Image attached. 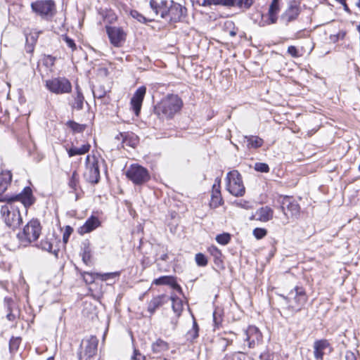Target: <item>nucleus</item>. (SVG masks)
I'll list each match as a JSON object with an SVG mask.
<instances>
[{
  "label": "nucleus",
  "mask_w": 360,
  "mask_h": 360,
  "mask_svg": "<svg viewBox=\"0 0 360 360\" xmlns=\"http://www.w3.org/2000/svg\"><path fill=\"white\" fill-rule=\"evenodd\" d=\"M34 200L32 189L28 186L25 187L19 194L10 197L6 195L4 198H0V201L7 202L6 205L1 206L0 211L6 226L15 229L19 226L22 221L19 208L13 202H20L27 208L33 205Z\"/></svg>",
  "instance_id": "f257e3e1"
},
{
  "label": "nucleus",
  "mask_w": 360,
  "mask_h": 360,
  "mask_svg": "<svg viewBox=\"0 0 360 360\" xmlns=\"http://www.w3.org/2000/svg\"><path fill=\"white\" fill-rule=\"evenodd\" d=\"M150 7L155 16L160 15L162 18L171 22H180L186 15L187 9L174 1L168 2L166 0H150Z\"/></svg>",
  "instance_id": "f03ea898"
},
{
  "label": "nucleus",
  "mask_w": 360,
  "mask_h": 360,
  "mask_svg": "<svg viewBox=\"0 0 360 360\" xmlns=\"http://www.w3.org/2000/svg\"><path fill=\"white\" fill-rule=\"evenodd\" d=\"M182 101L176 95H168L154 108V113L161 120L172 118L182 106Z\"/></svg>",
  "instance_id": "7ed1b4c3"
},
{
  "label": "nucleus",
  "mask_w": 360,
  "mask_h": 360,
  "mask_svg": "<svg viewBox=\"0 0 360 360\" xmlns=\"http://www.w3.org/2000/svg\"><path fill=\"white\" fill-rule=\"evenodd\" d=\"M41 233V225L39 219H32L19 232L17 237L20 244L25 247L36 241Z\"/></svg>",
  "instance_id": "20e7f679"
},
{
  "label": "nucleus",
  "mask_w": 360,
  "mask_h": 360,
  "mask_svg": "<svg viewBox=\"0 0 360 360\" xmlns=\"http://www.w3.org/2000/svg\"><path fill=\"white\" fill-rule=\"evenodd\" d=\"M288 307L293 311H300L307 301V295L302 287L296 286L287 296H282Z\"/></svg>",
  "instance_id": "39448f33"
},
{
  "label": "nucleus",
  "mask_w": 360,
  "mask_h": 360,
  "mask_svg": "<svg viewBox=\"0 0 360 360\" xmlns=\"http://www.w3.org/2000/svg\"><path fill=\"white\" fill-rule=\"evenodd\" d=\"M226 181V189L231 194L236 197H240L245 194V188L242 176L237 170L228 172Z\"/></svg>",
  "instance_id": "423d86ee"
},
{
  "label": "nucleus",
  "mask_w": 360,
  "mask_h": 360,
  "mask_svg": "<svg viewBox=\"0 0 360 360\" xmlns=\"http://www.w3.org/2000/svg\"><path fill=\"white\" fill-rule=\"evenodd\" d=\"M32 11L41 18L49 20L56 12V4L53 0H38L31 4Z\"/></svg>",
  "instance_id": "0eeeda50"
},
{
  "label": "nucleus",
  "mask_w": 360,
  "mask_h": 360,
  "mask_svg": "<svg viewBox=\"0 0 360 360\" xmlns=\"http://www.w3.org/2000/svg\"><path fill=\"white\" fill-rule=\"evenodd\" d=\"M126 176L136 185H142L150 179L148 170L138 164L131 165L126 172Z\"/></svg>",
  "instance_id": "6e6552de"
},
{
  "label": "nucleus",
  "mask_w": 360,
  "mask_h": 360,
  "mask_svg": "<svg viewBox=\"0 0 360 360\" xmlns=\"http://www.w3.org/2000/svg\"><path fill=\"white\" fill-rule=\"evenodd\" d=\"M46 87L56 94H64L71 92L72 84L64 77H58L46 81Z\"/></svg>",
  "instance_id": "1a4fd4ad"
},
{
  "label": "nucleus",
  "mask_w": 360,
  "mask_h": 360,
  "mask_svg": "<svg viewBox=\"0 0 360 360\" xmlns=\"http://www.w3.org/2000/svg\"><path fill=\"white\" fill-rule=\"evenodd\" d=\"M98 340L94 336L82 340L78 352L79 360H91L96 354Z\"/></svg>",
  "instance_id": "9d476101"
},
{
  "label": "nucleus",
  "mask_w": 360,
  "mask_h": 360,
  "mask_svg": "<svg viewBox=\"0 0 360 360\" xmlns=\"http://www.w3.org/2000/svg\"><path fill=\"white\" fill-rule=\"evenodd\" d=\"M301 13L300 4L296 0H289L287 7L280 16V21L285 25L295 21Z\"/></svg>",
  "instance_id": "9b49d317"
},
{
  "label": "nucleus",
  "mask_w": 360,
  "mask_h": 360,
  "mask_svg": "<svg viewBox=\"0 0 360 360\" xmlns=\"http://www.w3.org/2000/svg\"><path fill=\"white\" fill-rule=\"evenodd\" d=\"M86 161V170L84 174V178L86 181L96 184L100 180V169L98 160L95 157H93L92 160H91L89 155H87Z\"/></svg>",
  "instance_id": "f8f14e48"
},
{
  "label": "nucleus",
  "mask_w": 360,
  "mask_h": 360,
  "mask_svg": "<svg viewBox=\"0 0 360 360\" xmlns=\"http://www.w3.org/2000/svg\"><path fill=\"white\" fill-rule=\"evenodd\" d=\"M281 209L287 218H297L300 216V205L291 197L285 196L282 199Z\"/></svg>",
  "instance_id": "ddd939ff"
},
{
  "label": "nucleus",
  "mask_w": 360,
  "mask_h": 360,
  "mask_svg": "<svg viewBox=\"0 0 360 360\" xmlns=\"http://www.w3.org/2000/svg\"><path fill=\"white\" fill-rule=\"evenodd\" d=\"M105 29L110 43L116 47L122 46L127 37L123 29L115 26H106Z\"/></svg>",
  "instance_id": "4468645a"
},
{
  "label": "nucleus",
  "mask_w": 360,
  "mask_h": 360,
  "mask_svg": "<svg viewBox=\"0 0 360 360\" xmlns=\"http://www.w3.org/2000/svg\"><path fill=\"white\" fill-rule=\"evenodd\" d=\"M146 93V88L144 86L136 89L131 99V105L133 111L136 116H139L144 96Z\"/></svg>",
  "instance_id": "2eb2a0df"
},
{
  "label": "nucleus",
  "mask_w": 360,
  "mask_h": 360,
  "mask_svg": "<svg viewBox=\"0 0 360 360\" xmlns=\"http://www.w3.org/2000/svg\"><path fill=\"white\" fill-rule=\"evenodd\" d=\"M245 334V340L248 342L249 348H254L259 342L262 341V335L258 328L255 326H250Z\"/></svg>",
  "instance_id": "dca6fc26"
},
{
  "label": "nucleus",
  "mask_w": 360,
  "mask_h": 360,
  "mask_svg": "<svg viewBox=\"0 0 360 360\" xmlns=\"http://www.w3.org/2000/svg\"><path fill=\"white\" fill-rule=\"evenodd\" d=\"M314 355L316 360H323L324 355V351L327 349H329V352L332 351V347L328 340L321 339L316 340L314 342Z\"/></svg>",
  "instance_id": "f3484780"
},
{
  "label": "nucleus",
  "mask_w": 360,
  "mask_h": 360,
  "mask_svg": "<svg viewBox=\"0 0 360 360\" xmlns=\"http://www.w3.org/2000/svg\"><path fill=\"white\" fill-rule=\"evenodd\" d=\"M274 210L269 206H264L259 208L255 215L250 219H256L262 222H267L273 219Z\"/></svg>",
  "instance_id": "a211bd4d"
},
{
  "label": "nucleus",
  "mask_w": 360,
  "mask_h": 360,
  "mask_svg": "<svg viewBox=\"0 0 360 360\" xmlns=\"http://www.w3.org/2000/svg\"><path fill=\"white\" fill-rule=\"evenodd\" d=\"M153 284L157 285H167L171 286L174 290L179 292H182L181 286L177 283L176 279L172 276H162L156 278L153 282Z\"/></svg>",
  "instance_id": "6ab92c4d"
},
{
  "label": "nucleus",
  "mask_w": 360,
  "mask_h": 360,
  "mask_svg": "<svg viewBox=\"0 0 360 360\" xmlns=\"http://www.w3.org/2000/svg\"><path fill=\"white\" fill-rule=\"evenodd\" d=\"M221 180L218 178L215 179V184L212 186V192L210 201V207L216 208L219 207L222 202V198L220 191Z\"/></svg>",
  "instance_id": "aec40b11"
},
{
  "label": "nucleus",
  "mask_w": 360,
  "mask_h": 360,
  "mask_svg": "<svg viewBox=\"0 0 360 360\" xmlns=\"http://www.w3.org/2000/svg\"><path fill=\"white\" fill-rule=\"evenodd\" d=\"M84 102V97L82 90L78 84L75 86V93L72 96V100L69 102V104L72 109L76 110H81L83 108Z\"/></svg>",
  "instance_id": "412c9836"
},
{
  "label": "nucleus",
  "mask_w": 360,
  "mask_h": 360,
  "mask_svg": "<svg viewBox=\"0 0 360 360\" xmlns=\"http://www.w3.org/2000/svg\"><path fill=\"white\" fill-rule=\"evenodd\" d=\"M101 223L98 217L91 216L89 217L83 226L79 227L78 232L81 235L90 233L100 226Z\"/></svg>",
  "instance_id": "4be33fe9"
},
{
  "label": "nucleus",
  "mask_w": 360,
  "mask_h": 360,
  "mask_svg": "<svg viewBox=\"0 0 360 360\" xmlns=\"http://www.w3.org/2000/svg\"><path fill=\"white\" fill-rule=\"evenodd\" d=\"M169 297L165 295L153 297L148 303V311L150 314H153L157 309L162 306L165 303H167Z\"/></svg>",
  "instance_id": "5701e85b"
},
{
  "label": "nucleus",
  "mask_w": 360,
  "mask_h": 360,
  "mask_svg": "<svg viewBox=\"0 0 360 360\" xmlns=\"http://www.w3.org/2000/svg\"><path fill=\"white\" fill-rule=\"evenodd\" d=\"M54 240V236L53 234H48L40 241L37 247L49 252H53L57 257L58 252L56 250L52 251Z\"/></svg>",
  "instance_id": "b1692460"
},
{
  "label": "nucleus",
  "mask_w": 360,
  "mask_h": 360,
  "mask_svg": "<svg viewBox=\"0 0 360 360\" xmlns=\"http://www.w3.org/2000/svg\"><path fill=\"white\" fill-rule=\"evenodd\" d=\"M245 139L247 140L248 148H258L264 143L263 139L257 136H245Z\"/></svg>",
  "instance_id": "393cba45"
},
{
  "label": "nucleus",
  "mask_w": 360,
  "mask_h": 360,
  "mask_svg": "<svg viewBox=\"0 0 360 360\" xmlns=\"http://www.w3.org/2000/svg\"><path fill=\"white\" fill-rule=\"evenodd\" d=\"M91 146L89 143L84 144L79 148L72 147L68 150L69 157L83 155L89 152Z\"/></svg>",
  "instance_id": "a878e982"
},
{
  "label": "nucleus",
  "mask_w": 360,
  "mask_h": 360,
  "mask_svg": "<svg viewBox=\"0 0 360 360\" xmlns=\"http://www.w3.org/2000/svg\"><path fill=\"white\" fill-rule=\"evenodd\" d=\"M169 349V345L162 339H158L152 344V350L154 353H161Z\"/></svg>",
  "instance_id": "bb28decb"
},
{
  "label": "nucleus",
  "mask_w": 360,
  "mask_h": 360,
  "mask_svg": "<svg viewBox=\"0 0 360 360\" xmlns=\"http://www.w3.org/2000/svg\"><path fill=\"white\" fill-rule=\"evenodd\" d=\"M172 302V307L177 317H179L183 311V301L179 297L174 296L170 298Z\"/></svg>",
  "instance_id": "cd10ccee"
},
{
  "label": "nucleus",
  "mask_w": 360,
  "mask_h": 360,
  "mask_svg": "<svg viewBox=\"0 0 360 360\" xmlns=\"http://www.w3.org/2000/svg\"><path fill=\"white\" fill-rule=\"evenodd\" d=\"M68 186L74 192L79 187V176L77 171L72 172L69 179Z\"/></svg>",
  "instance_id": "c85d7f7f"
},
{
  "label": "nucleus",
  "mask_w": 360,
  "mask_h": 360,
  "mask_svg": "<svg viewBox=\"0 0 360 360\" xmlns=\"http://www.w3.org/2000/svg\"><path fill=\"white\" fill-rule=\"evenodd\" d=\"M198 332L199 327L196 321L194 319L193 322L192 328L190 330H188L186 334L187 340L191 342H193L195 339H196L198 337Z\"/></svg>",
  "instance_id": "c756f323"
},
{
  "label": "nucleus",
  "mask_w": 360,
  "mask_h": 360,
  "mask_svg": "<svg viewBox=\"0 0 360 360\" xmlns=\"http://www.w3.org/2000/svg\"><path fill=\"white\" fill-rule=\"evenodd\" d=\"M66 125L74 132V133H82L86 129V124H79L75 121L69 120L67 122Z\"/></svg>",
  "instance_id": "7c9ffc66"
},
{
  "label": "nucleus",
  "mask_w": 360,
  "mask_h": 360,
  "mask_svg": "<svg viewBox=\"0 0 360 360\" xmlns=\"http://www.w3.org/2000/svg\"><path fill=\"white\" fill-rule=\"evenodd\" d=\"M92 91L94 97L98 99L103 98L107 93V90L105 89L104 86L101 84L94 86Z\"/></svg>",
  "instance_id": "2f4dec72"
},
{
  "label": "nucleus",
  "mask_w": 360,
  "mask_h": 360,
  "mask_svg": "<svg viewBox=\"0 0 360 360\" xmlns=\"http://www.w3.org/2000/svg\"><path fill=\"white\" fill-rule=\"evenodd\" d=\"M121 136L122 137V143L126 146H129L131 147H135L137 141L136 139L134 137L133 134H120Z\"/></svg>",
  "instance_id": "473e14b6"
},
{
  "label": "nucleus",
  "mask_w": 360,
  "mask_h": 360,
  "mask_svg": "<svg viewBox=\"0 0 360 360\" xmlns=\"http://www.w3.org/2000/svg\"><path fill=\"white\" fill-rule=\"evenodd\" d=\"M82 261L86 264H89L91 262V253L89 244L84 245V247L82 250Z\"/></svg>",
  "instance_id": "72a5a7b5"
},
{
  "label": "nucleus",
  "mask_w": 360,
  "mask_h": 360,
  "mask_svg": "<svg viewBox=\"0 0 360 360\" xmlns=\"http://www.w3.org/2000/svg\"><path fill=\"white\" fill-rule=\"evenodd\" d=\"M21 342V338L19 337H12L9 341V350L10 352L13 353L18 350L20 344Z\"/></svg>",
  "instance_id": "f704fd0d"
},
{
  "label": "nucleus",
  "mask_w": 360,
  "mask_h": 360,
  "mask_svg": "<svg viewBox=\"0 0 360 360\" xmlns=\"http://www.w3.org/2000/svg\"><path fill=\"white\" fill-rule=\"evenodd\" d=\"M96 276V274H95L89 273V272H86V271L82 273V276L83 278V280L86 284L93 283L95 281Z\"/></svg>",
  "instance_id": "c9c22d12"
},
{
  "label": "nucleus",
  "mask_w": 360,
  "mask_h": 360,
  "mask_svg": "<svg viewBox=\"0 0 360 360\" xmlns=\"http://www.w3.org/2000/svg\"><path fill=\"white\" fill-rule=\"evenodd\" d=\"M231 240L230 235L229 233H222L217 235L216 237V240L221 245H226L229 243Z\"/></svg>",
  "instance_id": "e433bc0d"
},
{
  "label": "nucleus",
  "mask_w": 360,
  "mask_h": 360,
  "mask_svg": "<svg viewBox=\"0 0 360 360\" xmlns=\"http://www.w3.org/2000/svg\"><path fill=\"white\" fill-rule=\"evenodd\" d=\"M254 169L257 172L267 173L269 172V167L266 163L264 162H256L254 166Z\"/></svg>",
  "instance_id": "4c0bfd02"
},
{
  "label": "nucleus",
  "mask_w": 360,
  "mask_h": 360,
  "mask_svg": "<svg viewBox=\"0 0 360 360\" xmlns=\"http://www.w3.org/2000/svg\"><path fill=\"white\" fill-rule=\"evenodd\" d=\"M253 236L257 238V239H262L263 238L264 236H266L267 234V231L266 229H263V228H255L254 230H253Z\"/></svg>",
  "instance_id": "58836bf2"
},
{
  "label": "nucleus",
  "mask_w": 360,
  "mask_h": 360,
  "mask_svg": "<svg viewBox=\"0 0 360 360\" xmlns=\"http://www.w3.org/2000/svg\"><path fill=\"white\" fill-rule=\"evenodd\" d=\"M195 259L197 264L200 266H205L207 264V259L202 253L196 254Z\"/></svg>",
  "instance_id": "ea45409f"
},
{
  "label": "nucleus",
  "mask_w": 360,
  "mask_h": 360,
  "mask_svg": "<svg viewBox=\"0 0 360 360\" xmlns=\"http://www.w3.org/2000/svg\"><path fill=\"white\" fill-rule=\"evenodd\" d=\"M56 58L51 56H45L42 60V63L47 68H51L55 63Z\"/></svg>",
  "instance_id": "a19ab883"
},
{
  "label": "nucleus",
  "mask_w": 360,
  "mask_h": 360,
  "mask_svg": "<svg viewBox=\"0 0 360 360\" xmlns=\"http://www.w3.org/2000/svg\"><path fill=\"white\" fill-rule=\"evenodd\" d=\"M200 5L202 6H210L211 5L222 6V0H199Z\"/></svg>",
  "instance_id": "79ce46f5"
},
{
  "label": "nucleus",
  "mask_w": 360,
  "mask_h": 360,
  "mask_svg": "<svg viewBox=\"0 0 360 360\" xmlns=\"http://www.w3.org/2000/svg\"><path fill=\"white\" fill-rule=\"evenodd\" d=\"M253 4V0H236V6L240 8H249Z\"/></svg>",
  "instance_id": "37998d69"
},
{
  "label": "nucleus",
  "mask_w": 360,
  "mask_h": 360,
  "mask_svg": "<svg viewBox=\"0 0 360 360\" xmlns=\"http://www.w3.org/2000/svg\"><path fill=\"white\" fill-rule=\"evenodd\" d=\"M73 232V229L70 226H66L65 227V231L63 234V241L64 243H67L70 238V236Z\"/></svg>",
  "instance_id": "c03bdc74"
},
{
  "label": "nucleus",
  "mask_w": 360,
  "mask_h": 360,
  "mask_svg": "<svg viewBox=\"0 0 360 360\" xmlns=\"http://www.w3.org/2000/svg\"><path fill=\"white\" fill-rule=\"evenodd\" d=\"M279 11V0H272L268 13H278Z\"/></svg>",
  "instance_id": "a18cd8bd"
},
{
  "label": "nucleus",
  "mask_w": 360,
  "mask_h": 360,
  "mask_svg": "<svg viewBox=\"0 0 360 360\" xmlns=\"http://www.w3.org/2000/svg\"><path fill=\"white\" fill-rule=\"evenodd\" d=\"M96 276L98 277H100L103 281H107L109 278H115L116 276H119L118 272H112V273H105V274H96Z\"/></svg>",
  "instance_id": "49530a36"
},
{
  "label": "nucleus",
  "mask_w": 360,
  "mask_h": 360,
  "mask_svg": "<svg viewBox=\"0 0 360 360\" xmlns=\"http://www.w3.org/2000/svg\"><path fill=\"white\" fill-rule=\"evenodd\" d=\"M63 40L66 43L67 46L70 47L72 51H75L77 49V46L73 39L67 35L63 36Z\"/></svg>",
  "instance_id": "de8ad7c7"
},
{
  "label": "nucleus",
  "mask_w": 360,
  "mask_h": 360,
  "mask_svg": "<svg viewBox=\"0 0 360 360\" xmlns=\"http://www.w3.org/2000/svg\"><path fill=\"white\" fill-rule=\"evenodd\" d=\"M222 321L221 314L218 313L217 311H214L213 313V321L215 328H218L221 324Z\"/></svg>",
  "instance_id": "09e8293b"
},
{
  "label": "nucleus",
  "mask_w": 360,
  "mask_h": 360,
  "mask_svg": "<svg viewBox=\"0 0 360 360\" xmlns=\"http://www.w3.org/2000/svg\"><path fill=\"white\" fill-rule=\"evenodd\" d=\"M288 53L293 58H298L300 56L297 49L294 46H288Z\"/></svg>",
  "instance_id": "8fccbe9b"
},
{
  "label": "nucleus",
  "mask_w": 360,
  "mask_h": 360,
  "mask_svg": "<svg viewBox=\"0 0 360 360\" xmlns=\"http://www.w3.org/2000/svg\"><path fill=\"white\" fill-rule=\"evenodd\" d=\"M268 20H266L267 25L274 24L277 22L278 17L277 13H268Z\"/></svg>",
  "instance_id": "3c124183"
},
{
  "label": "nucleus",
  "mask_w": 360,
  "mask_h": 360,
  "mask_svg": "<svg viewBox=\"0 0 360 360\" xmlns=\"http://www.w3.org/2000/svg\"><path fill=\"white\" fill-rule=\"evenodd\" d=\"M131 14L133 18L137 19L138 21H139V22H145L146 21V18L143 15H142L141 14H140L136 11H132L131 12Z\"/></svg>",
  "instance_id": "603ef678"
},
{
  "label": "nucleus",
  "mask_w": 360,
  "mask_h": 360,
  "mask_svg": "<svg viewBox=\"0 0 360 360\" xmlns=\"http://www.w3.org/2000/svg\"><path fill=\"white\" fill-rule=\"evenodd\" d=\"M233 342V340H229V339H226V338H221L220 339V343L221 345H222L223 348H222V351L224 352L227 347L230 345H231Z\"/></svg>",
  "instance_id": "864d4df0"
},
{
  "label": "nucleus",
  "mask_w": 360,
  "mask_h": 360,
  "mask_svg": "<svg viewBox=\"0 0 360 360\" xmlns=\"http://www.w3.org/2000/svg\"><path fill=\"white\" fill-rule=\"evenodd\" d=\"M345 360H356V354L352 351H347L345 354Z\"/></svg>",
  "instance_id": "5fc2aeb1"
},
{
  "label": "nucleus",
  "mask_w": 360,
  "mask_h": 360,
  "mask_svg": "<svg viewBox=\"0 0 360 360\" xmlns=\"http://www.w3.org/2000/svg\"><path fill=\"white\" fill-rule=\"evenodd\" d=\"M210 252L216 259L220 257L221 255V252L216 247L210 248Z\"/></svg>",
  "instance_id": "6e6d98bb"
},
{
  "label": "nucleus",
  "mask_w": 360,
  "mask_h": 360,
  "mask_svg": "<svg viewBox=\"0 0 360 360\" xmlns=\"http://www.w3.org/2000/svg\"><path fill=\"white\" fill-rule=\"evenodd\" d=\"M231 360H245V356L242 352H235L232 354Z\"/></svg>",
  "instance_id": "4d7b16f0"
},
{
  "label": "nucleus",
  "mask_w": 360,
  "mask_h": 360,
  "mask_svg": "<svg viewBox=\"0 0 360 360\" xmlns=\"http://www.w3.org/2000/svg\"><path fill=\"white\" fill-rule=\"evenodd\" d=\"M222 6L231 7L236 6V0H222Z\"/></svg>",
  "instance_id": "13d9d810"
},
{
  "label": "nucleus",
  "mask_w": 360,
  "mask_h": 360,
  "mask_svg": "<svg viewBox=\"0 0 360 360\" xmlns=\"http://www.w3.org/2000/svg\"><path fill=\"white\" fill-rule=\"evenodd\" d=\"M132 358L134 360H144L145 359V357L141 354L139 350L136 349L134 351V355Z\"/></svg>",
  "instance_id": "bf43d9fd"
},
{
  "label": "nucleus",
  "mask_w": 360,
  "mask_h": 360,
  "mask_svg": "<svg viewBox=\"0 0 360 360\" xmlns=\"http://www.w3.org/2000/svg\"><path fill=\"white\" fill-rule=\"evenodd\" d=\"M6 318L9 321H13L15 319V315L10 312L9 314H7Z\"/></svg>",
  "instance_id": "052dcab7"
},
{
  "label": "nucleus",
  "mask_w": 360,
  "mask_h": 360,
  "mask_svg": "<svg viewBox=\"0 0 360 360\" xmlns=\"http://www.w3.org/2000/svg\"><path fill=\"white\" fill-rule=\"evenodd\" d=\"M167 254H165V255L161 256V259L162 260L165 261V260H167Z\"/></svg>",
  "instance_id": "680f3d73"
},
{
  "label": "nucleus",
  "mask_w": 360,
  "mask_h": 360,
  "mask_svg": "<svg viewBox=\"0 0 360 360\" xmlns=\"http://www.w3.org/2000/svg\"><path fill=\"white\" fill-rule=\"evenodd\" d=\"M356 5L359 7V8L360 9V0H357L356 2H355Z\"/></svg>",
  "instance_id": "e2e57ef3"
},
{
  "label": "nucleus",
  "mask_w": 360,
  "mask_h": 360,
  "mask_svg": "<svg viewBox=\"0 0 360 360\" xmlns=\"http://www.w3.org/2000/svg\"><path fill=\"white\" fill-rule=\"evenodd\" d=\"M236 32H234V31H231V32H230V35H231V36H233H233H236Z\"/></svg>",
  "instance_id": "0e129e2a"
},
{
  "label": "nucleus",
  "mask_w": 360,
  "mask_h": 360,
  "mask_svg": "<svg viewBox=\"0 0 360 360\" xmlns=\"http://www.w3.org/2000/svg\"><path fill=\"white\" fill-rule=\"evenodd\" d=\"M46 360H54L53 356L49 357Z\"/></svg>",
  "instance_id": "69168bd1"
}]
</instances>
